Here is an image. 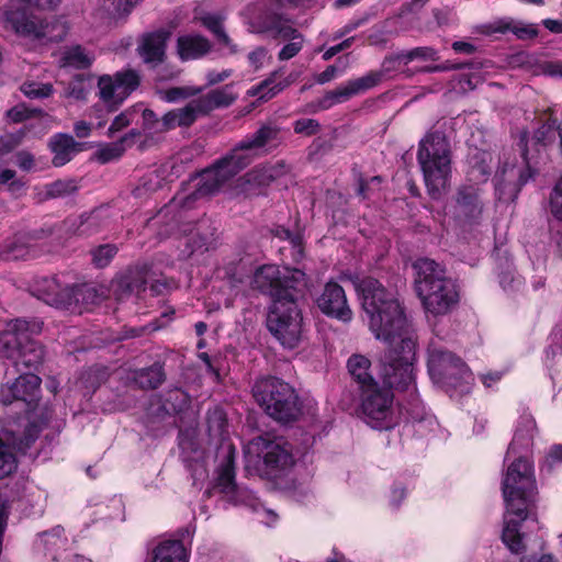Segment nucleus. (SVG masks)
<instances>
[{
    "label": "nucleus",
    "instance_id": "1",
    "mask_svg": "<svg viewBox=\"0 0 562 562\" xmlns=\"http://www.w3.org/2000/svg\"><path fill=\"white\" fill-rule=\"evenodd\" d=\"M369 329L378 340L387 344L380 358L384 384L397 391L414 386V362L417 336L396 294L379 280L367 277L357 283Z\"/></svg>",
    "mask_w": 562,
    "mask_h": 562
},
{
    "label": "nucleus",
    "instance_id": "2",
    "mask_svg": "<svg viewBox=\"0 0 562 562\" xmlns=\"http://www.w3.org/2000/svg\"><path fill=\"white\" fill-rule=\"evenodd\" d=\"M42 328L43 322L37 318H15L0 331V360L8 361L16 371H29L2 384L0 402L3 405L22 402L27 409L37 406L42 380L33 371L43 366L46 350L33 335L40 334Z\"/></svg>",
    "mask_w": 562,
    "mask_h": 562
},
{
    "label": "nucleus",
    "instance_id": "3",
    "mask_svg": "<svg viewBox=\"0 0 562 562\" xmlns=\"http://www.w3.org/2000/svg\"><path fill=\"white\" fill-rule=\"evenodd\" d=\"M502 492L506 505L502 539L512 552L519 553L524 550L519 527L528 516L536 493L532 467L527 459L519 457L508 465Z\"/></svg>",
    "mask_w": 562,
    "mask_h": 562
},
{
    "label": "nucleus",
    "instance_id": "4",
    "mask_svg": "<svg viewBox=\"0 0 562 562\" xmlns=\"http://www.w3.org/2000/svg\"><path fill=\"white\" fill-rule=\"evenodd\" d=\"M414 269L415 291L427 313L446 315L457 306L459 290L456 282L447 277L443 267L435 260L423 258L414 263Z\"/></svg>",
    "mask_w": 562,
    "mask_h": 562
},
{
    "label": "nucleus",
    "instance_id": "5",
    "mask_svg": "<svg viewBox=\"0 0 562 562\" xmlns=\"http://www.w3.org/2000/svg\"><path fill=\"white\" fill-rule=\"evenodd\" d=\"M176 205L170 204L162 207L154 217L149 218L147 226L157 229L159 239L171 236L178 228L183 235L190 236L187 241L188 257L196 251L204 252L215 246L217 239V227L214 221L202 217L196 223H179L176 215Z\"/></svg>",
    "mask_w": 562,
    "mask_h": 562
},
{
    "label": "nucleus",
    "instance_id": "6",
    "mask_svg": "<svg viewBox=\"0 0 562 562\" xmlns=\"http://www.w3.org/2000/svg\"><path fill=\"white\" fill-rule=\"evenodd\" d=\"M417 160L429 194L438 198L451 171V148L441 131L429 132L420 142Z\"/></svg>",
    "mask_w": 562,
    "mask_h": 562
},
{
    "label": "nucleus",
    "instance_id": "7",
    "mask_svg": "<svg viewBox=\"0 0 562 562\" xmlns=\"http://www.w3.org/2000/svg\"><path fill=\"white\" fill-rule=\"evenodd\" d=\"M252 394L265 413L280 424L296 422L302 414V403L295 390L281 379L267 376L257 380Z\"/></svg>",
    "mask_w": 562,
    "mask_h": 562
},
{
    "label": "nucleus",
    "instance_id": "8",
    "mask_svg": "<svg viewBox=\"0 0 562 562\" xmlns=\"http://www.w3.org/2000/svg\"><path fill=\"white\" fill-rule=\"evenodd\" d=\"M306 284L304 271L291 268L280 270L274 265L261 266L255 271L251 280V288L269 295L272 303L276 300L299 297L303 294Z\"/></svg>",
    "mask_w": 562,
    "mask_h": 562
},
{
    "label": "nucleus",
    "instance_id": "9",
    "mask_svg": "<svg viewBox=\"0 0 562 562\" xmlns=\"http://www.w3.org/2000/svg\"><path fill=\"white\" fill-rule=\"evenodd\" d=\"M250 448L257 453L256 472L260 477L281 479L295 464L292 446L282 437L258 436L251 440Z\"/></svg>",
    "mask_w": 562,
    "mask_h": 562
},
{
    "label": "nucleus",
    "instance_id": "10",
    "mask_svg": "<svg viewBox=\"0 0 562 562\" xmlns=\"http://www.w3.org/2000/svg\"><path fill=\"white\" fill-rule=\"evenodd\" d=\"M297 299L276 300L270 306L267 318L269 331L283 347L289 349L297 347L304 333V322Z\"/></svg>",
    "mask_w": 562,
    "mask_h": 562
},
{
    "label": "nucleus",
    "instance_id": "11",
    "mask_svg": "<svg viewBox=\"0 0 562 562\" xmlns=\"http://www.w3.org/2000/svg\"><path fill=\"white\" fill-rule=\"evenodd\" d=\"M0 26L20 36L46 42H59L66 35L58 22L29 16L23 10L7 5L0 8Z\"/></svg>",
    "mask_w": 562,
    "mask_h": 562
},
{
    "label": "nucleus",
    "instance_id": "12",
    "mask_svg": "<svg viewBox=\"0 0 562 562\" xmlns=\"http://www.w3.org/2000/svg\"><path fill=\"white\" fill-rule=\"evenodd\" d=\"M250 161L251 157L249 155L232 150L196 177L195 190L186 196L184 204L216 193L227 181L246 168Z\"/></svg>",
    "mask_w": 562,
    "mask_h": 562
},
{
    "label": "nucleus",
    "instance_id": "13",
    "mask_svg": "<svg viewBox=\"0 0 562 562\" xmlns=\"http://www.w3.org/2000/svg\"><path fill=\"white\" fill-rule=\"evenodd\" d=\"M361 415L373 429H391L395 425L393 393L391 390L371 383L361 390Z\"/></svg>",
    "mask_w": 562,
    "mask_h": 562
},
{
    "label": "nucleus",
    "instance_id": "14",
    "mask_svg": "<svg viewBox=\"0 0 562 562\" xmlns=\"http://www.w3.org/2000/svg\"><path fill=\"white\" fill-rule=\"evenodd\" d=\"M428 372L435 383L446 387L457 389L470 378L468 367L459 357L436 347L428 350Z\"/></svg>",
    "mask_w": 562,
    "mask_h": 562
},
{
    "label": "nucleus",
    "instance_id": "15",
    "mask_svg": "<svg viewBox=\"0 0 562 562\" xmlns=\"http://www.w3.org/2000/svg\"><path fill=\"white\" fill-rule=\"evenodd\" d=\"M41 430L36 423H27L22 432L12 428L3 430V437H0V479L11 475L18 468L12 449L25 451L38 438Z\"/></svg>",
    "mask_w": 562,
    "mask_h": 562
},
{
    "label": "nucleus",
    "instance_id": "16",
    "mask_svg": "<svg viewBox=\"0 0 562 562\" xmlns=\"http://www.w3.org/2000/svg\"><path fill=\"white\" fill-rule=\"evenodd\" d=\"M41 430L36 423H27L22 432L12 428L3 430V437H0V479L11 475L18 468L12 449L25 451L38 438Z\"/></svg>",
    "mask_w": 562,
    "mask_h": 562
},
{
    "label": "nucleus",
    "instance_id": "17",
    "mask_svg": "<svg viewBox=\"0 0 562 562\" xmlns=\"http://www.w3.org/2000/svg\"><path fill=\"white\" fill-rule=\"evenodd\" d=\"M234 459V449L229 448L217 469L213 488L222 494L227 502L234 505H245L257 510L259 503L254 494L249 490L238 486L235 482Z\"/></svg>",
    "mask_w": 562,
    "mask_h": 562
},
{
    "label": "nucleus",
    "instance_id": "18",
    "mask_svg": "<svg viewBox=\"0 0 562 562\" xmlns=\"http://www.w3.org/2000/svg\"><path fill=\"white\" fill-rule=\"evenodd\" d=\"M140 85V76L136 70L117 71L114 76L104 75L99 78L100 98L111 108H116Z\"/></svg>",
    "mask_w": 562,
    "mask_h": 562
},
{
    "label": "nucleus",
    "instance_id": "19",
    "mask_svg": "<svg viewBox=\"0 0 562 562\" xmlns=\"http://www.w3.org/2000/svg\"><path fill=\"white\" fill-rule=\"evenodd\" d=\"M481 190L472 184L461 186L454 195L452 215L460 224L476 223L483 213Z\"/></svg>",
    "mask_w": 562,
    "mask_h": 562
},
{
    "label": "nucleus",
    "instance_id": "20",
    "mask_svg": "<svg viewBox=\"0 0 562 562\" xmlns=\"http://www.w3.org/2000/svg\"><path fill=\"white\" fill-rule=\"evenodd\" d=\"M147 277V266L128 267L113 278L110 290L116 301H125L132 296H138L146 290Z\"/></svg>",
    "mask_w": 562,
    "mask_h": 562
},
{
    "label": "nucleus",
    "instance_id": "21",
    "mask_svg": "<svg viewBox=\"0 0 562 562\" xmlns=\"http://www.w3.org/2000/svg\"><path fill=\"white\" fill-rule=\"evenodd\" d=\"M381 82V74L368 72L367 75L347 81L335 90L328 91L317 101L319 110H328L335 104L342 103L352 97L376 87Z\"/></svg>",
    "mask_w": 562,
    "mask_h": 562
},
{
    "label": "nucleus",
    "instance_id": "22",
    "mask_svg": "<svg viewBox=\"0 0 562 562\" xmlns=\"http://www.w3.org/2000/svg\"><path fill=\"white\" fill-rule=\"evenodd\" d=\"M249 30L256 34H266L273 40L285 41L289 37H300L291 18L276 11H267L256 22L249 24Z\"/></svg>",
    "mask_w": 562,
    "mask_h": 562
},
{
    "label": "nucleus",
    "instance_id": "23",
    "mask_svg": "<svg viewBox=\"0 0 562 562\" xmlns=\"http://www.w3.org/2000/svg\"><path fill=\"white\" fill-rule=\"evenodd\" d=\"M316 304L325 315L348 323L352 319V311L348 305L345 290L336 282H328Z\"/></svg>",
    "mask_w": 562,
    "mask_h": 562
},
{
    "label": "nucleus",
    "instance_id": "24",
    "mask_svg": "<svg viewBox=\"0 0 562 562\" xmlns=\"http://www.w3.org/2000/svg\"><path fill=\"white\" fill-rule=\"evenodd\" d=\"M171 36V32L160 29L144 34L137 45V54L144 64L150 68H157L166 58L167 42Z\"/></svg>",
    "mask_w": 562,
    "mask_h": 562
},
{
    "label": "nucleus",
    "instance_id": "25",
    "mask_svg": "<svg viewBox=\"0 0 562 562\" xmlns=\"http://www.w3.org/2000/svg\"><path fill=\"white\" fill-rule=\"evenodd\" d=\"M69 284H61L55 277H43L34 281L32 294L56 308H69Z\"/></svg>",
    "mask_w": 562,
    "mask_h": 562
},
{
    "label": "nucleus",
    "instance_id": "26",
    "mask_svg": "<svg viewBox=\"0 0 562 562\" xmlns=\"http://www.w3.org/2000/svg\"><path fill=\"white\" fill-rule=\"evenodd\" d=\"M282 143L281 130L274 124H263L254 134L240 140L232 150L243 153L245 150L265 149L270 151Z\"/></svg>",
    "mask_w": 562,
    "mask_h": 562
},
{
    "label": "nucleus",
    "instance_id": "27",
    "mask_svg": "<svg viewBox=\"0 0 562 562\" xmlns=\"http://www.w3.org/2000/svg\"><path fill=\"white\" fill-rule=\"evenodd\" d=\"M285 172L286 167L282 161L274 165L255 167L244 177V191L249 194H258L262 188L268 187Z\"/></svg>",
    "mask_w": 562,
    "mask_h": 562
},
{
    "label": "nucleus",
    "instance_id": "28",
    "mask_svg": "<svg viewBox=\"0 0 562 562\" xmlns=\"http://www.w3.org/2000/svg\"><path fill=\"white\" fill-rule=\"evenodd\" d=\"M48 147L54 155L52 159L53 166L63 167L83 149V144L76 142L69 134L58 133L50 137Z\"/></svg>",
    "mask_w": 562,
    "mask_h": 562
},
{
    "label": "nucleus",
    "instance_id": "29",
    "mask_svg": "<svg viewBox=\"0 0 562 562\" xmlns=\"http://www.w3.org/2000/svg\"><path fill=\"white\" fill-rule=\"evenodd\" d=\"M112 223L110 209L100 206L79 217L76 233L80 236H91L106 231Z\"/></svg>",
    "mask_w": 562,
    "mask_h": 562
},
{
    "label": "nucleus",
    "instance_id": "30",
    "mask_svg": "<svg viewBox=\"0 0 562 562\" xmlns=\"http://www.w3.org/2000/svg\"><path fill=\"white\" fill-rule=\"evenodd\" d=\"M232 85H225L195 99L202 115H209L215 109L227 108L233 104L237 95L232 91Z\"/></svg>",
    "mask_w": 562,
    "mask_h": 562
},
{
    "label": "nucleus",
    "instance_id": "31",
    "mask_svg": "<svg viewBox=\"0 0 562 562\" xmlns=\"http://www.w3.org/2000/svg\"><path fill=\"white\" fill-rule=\"evenodd\" d=\"M210 50V41L201 35H182L177 40V53L181 60L200 58Z\"/></svg>",
    "mask_w": 562,
    "mask_h": 562
},
{
    "label": "nucleus",
    "instance_id": "32",
    "mask_svg": "<svg viewBox=\"0 0 562 562\" xmlns=\"http://www.w3.org/2000/svg\"><path fill=\"white\" fill-rule=\"evenodd\" d=\"M200 116L203 115L194 99L182 108L173 109L165 113L166 130L168 132L176 127H190Z\"/></svg>",
    "mask_w": 562,
    "mask_h": 562
},
{
    "label": "nucleus",
    "instance_id": "33",
    "mask_svg": "<svg viewBox=\"0 0 562 562\" xmlns=\"http://www.w3.org/2000/svg\"><path fill=\"white\" fill-rule=\"evenodd\" d=\"M69 311L81 313L101 301L98 290L90 284H69Z\"/></svg>",
    "mask_w": 562,
    "mask_h": 562
},
{
    "label": "nucleus",
    "instance_id": "34",
    "mask_svg": "<svg viewBox=\"0 0 562 562\" xmlns=\"http://www.w3.org/2000/svg\"><path fill=\"white\" fill-rule=\"evenodd\" d=\"M132 380L143 390H154L160 386L166 380L164 367L159 362H155L148 368L135 370Z\"/></svg>",
    "mask_w": 562,
    "mask_h": 562
},
{
    "label": "nucleus",
    "instance_id": "35",
    "mask_svg": "<svg viewBox=\"0 0 562 562\" xmlns=\"http://www.w3.org/2000/svg\"><path fill=\"white\" fill-rule=\"evenodd\" d=\"M536 429L535 419L531 416H522L507 453L516 452L517 449H528L532 446Z\"/></svg>",
    "mask_w": 562,
    "mask_h": 562
},
{
    "label": "nucleus",
    "instance_id": "36",
    "mask_svg": "<svg viewBox=\"0 0 562 562\" xmlns=\"http://www.w3.org/2000/svg\"><path fill=\"white\" fill-rule=\"evenodd\" d=\"M153 562H188L187 550L180 540H168L157 546Z\"/></svg>",
    "mask_w": 562,
    "mask_h": 562
},
{
    "label": "nucleus",
    "instance_id": "37",
    "mask_svg": "<svg viewBox=\"0 0 562 562\" xmlns=\"http://www.w3.org/2000/svg\"><path fill=\"white\" fill-rule=\"evenodd\" d=\"M370 366V360L362 355H353L348 360V371L359 384L360 390L366 389L371 383H376L369 373Z\"/></svg>",
    "mask_w": 562,
    "mask_h": 562
},
{
    "label": "nucleus",
    "instance_id": "38",
    "mask_svg": "<svg viewBox=\"0 0 562 562\" xmlns=\"http://www.w3.org/2000/svg\"><path fill=\"white\" fill-rule=\"evenodd\" d=\"M200 20L203 26L213 33L222 45L229 49L231 54H236L238 52L237 45L232 42L224 30L222 16L217 14H205L201 16Z\"/></svg>",
    "mask_w": 562,
    "mask_h": 562
},
{
    "label": "nucleus",
    "instance_id": "39",
    "mask_svg": "<svg viewBox=\"0 0 562 562\" xmlns=\"http://www.w3.org/2000/svg\"><path fill=\"white\" fill-rule=\"evenodd\" d=\"M279 71H273L269 78L261 81L257 87L249 90V94L252 97H259V100L267 101L273 98L276 94L281 92L284 88L290 85L289 80L276 82V78Z\"/></svg>",
    "mask_w": 562,
    "mask_h": 562
},
{
    "label": "nucleus",
    "instance_id": "40",
    "mask_svg": "<svg viewBox=\"0 0 562 562\" xmlns=\"http://www.w3.org/2000/svg\"><path fill=\"white\" fill-rule=\"evenodd\" d=\"M92 56H90L85 48L81 46H72L67 48L60 58L61 67H72L76 69L88 68L92 63Z\"/></svg>",
    "mask_w": 562,
    "mask_h": 562
},
{
    "label": "nucleus",
    "instance_id": "41",
    "mask_svg": "<svg viewBox=\"0 0 562 562\" xmlns=\"http://www.w3.org/2000/svg\"><path fill=\"white\" fill-rule=\"evenodd\" d=\"M561 130L557 119L549 116L540 127L535 131L533 140L536 151L540 154V147L544 148L555 139V132Z\"/></svg>",
    "mask_w": 562,
    "mask_h": 562
},
{
    "label": "nucleus",
    "instance_id": "42",
    "mask_svg": "<svg viewBox=\"0 0 562 562\" xmlns=\"http://www.w3.org/2000/svg\"><path fill=\"white\" fill-rule=\"evenodd\" d=\"M139 113L142 114V131L147 136H155L167 132L165 114L162 117H158L153 110L144 108L143 105Z\"/></svg>",
    "mask_w": 562,
    "mask_h": 562
},
{
    "label": "nucleus",
    "instance_id": "43",
    "mask_svg": "<svg viewBox=\"0 0 562 562\" xmlns=\"http://www.w3.org/2000/svg\"><path fill=\"white\" fill-rule=\"evenodd\" d=\"M519 150L521 158L526 165L527 173L521 172L519 175V182L520 184L527 183V181L533 177L536 173V166L539 164L538 157L535 155H530V150L528 147V133L524 132L521 133L518 142Z\"/></svg>",
    "mask_w": 562,
    "mask_h": 562
},
{
    "label": "nucleus",
    "instance_id": "44",
    "mask_svg": "<svg viewBox=\"0 0 562 562\" xmlns=\"http://www.w3.org/2000/svg\"><path fill=\"white\" fill-rule=\"evenodd\" d=\"M29 255V243L25 236H15L8 240L0 251V256L5 260L24 259Z\"/></svg>",
    "mask_w": 562,
    "mask_h": 562
},
{
    "label": "nucleus",
    "instance_id": "45",
    "mask_svg": "<svg viewBox=\"0 0 562 562\" xmlns=\"http://www.w3.org/2000/svg\"><path fill=\"white\" fill-rule=\"evenodd\" d=\"M117 247L114 244H104L93 248L91 252L92 263L97 268H104L110 265L117 254Z\"/></svg>",
    "mask_w": 562,
    "mask_h": 562
},
{
    "label": "nucleus",
    "instance_id": "46",
    "mask_svg": "<svg viewBox=\"0 0 562 562\" xmlns=\"http://www.w3.org/2000/svg\"><path fill=\"white\" fill-rule=\"evenodd\" d=\"M139 110H142V103H137L115 116L108 130L109 136L127 127L135 116L139 114Z\"/></svg>",
    "mask_w": 562,
    "mask_h": 562
},
{
    "label": "nucleus",
    "instance_id": "47",
    "mask_svg": "<svg viewBox=\"0 0 562 562\" xmlns=\"http://www.w3.org/2000/svg\"><path fill=\"white\" fill-rule=\"evenodd\" d=\"M203 90H204L203 87H192V86L172 87V88H169V89L160 92V94H161L162 100L172 103V102H177L182 99L195 97V95L202 93Z\"/></svg>",
    "mask_w": 562,
    "mask_h": 562
},
{
    "label": "nucleus",
    "instance_id": "48",
    "mask_svg": "<svg viewBox=\"0 0 562 562\" xmlns=\"http://www.w3.org/2000/svg\"><path fill=\"white\" fill-rule=\"evenodd\" d=\"M125 150V146L120 140L108 143L100 146V148L95 151V158L101 164H108L119 159Z\"/></svg>",
    "mask_w": 562,
    "mask_h": 562
},
{
    "label": "nucleus",
    "instance_id": "49",
    "mask_svg": "<svg viewBox=\"0 0 562 562\" xmlns=\"http://www.w3.org/2000/svg\"><path fill=\"white\" fill-rule=\"evenodd\" d=\"M207 429L210 435L222 437L227 426L226 415L223 409L214 408L207 412Z\"/></svg>",
    "mask_w": 562,
    "mask_h": 562
},
{
    "label": "nucleus",
    "instance_id": "50",
    "mask_svg": "<svg viewBox=\"0 0 562 562\" xmlns=\"http://www.w3.org/2000/svg\"><path fill=\"white\" fill-rule=\"evenodd\" d=\"M78 190L77 183L72 179L56 180L46 186V196L56 199L70 195Z\"/></svg>",
    "mask_w": 562,
    "mask_h": 562
},
{
    "label": "nucleus",
    "instance_id": "51",
    "mask_svg": "<svg viewBox=\"0 0 562 562\" xmlns=\"http://www.w3.org/2000/svg\"><path fill=\"white\" fill-rule=\"evenodd\" d=\"M109 376L110 372L106 367L93 366L83 373L82 379L86 387L94 391L102 383H104Z\"/></svg>",
    "mask_w": 562,
    "mask_h": 562
},
{
    "label": "nucleus",
    "instance_id": "52",
    "mask_svg": "<svg viewBox=\"0 0 562 562\" xmlns=\"http://www.w3.org/2000/svg\"><path fill=\"white\" fill-rule=\"evenodd\" d=\"M89 91V83L83 75L75 76L68 83L65 90V97L75 100H85Z\"/></svg>",
    "mask_w": 562,
    "mask_h": 562
},
{
    "label": "nucleus",
    "instance_id": "53",
    "mask_svg": "<svg viewBox=\"0 0 562 562\" xmlns=\"http://www.w3.org/2000/svg\"><path fill=\"white\" fill-rule=\"evenodd\" d=\"M21 91L30 99H43L48 98L53 93L54 89L50 83L31 81L24 82L21 86Z\"/></svg>",
    "mask_w": 562,
    "mask_h": 562
},
{
    "label": "nucleus",
    "instance_id": "54",
    "mask_svg": "<svg viewBox=\"0 0 562 562\" xmlns=\"http://www.w3.org/2000/svg\"><path fill=\"white\" fill-rule=\"evenodd\" d=\"M300 37H289L285 41H290L285 44L278 53L279 60H289L296 56L303 48L304 37L299 32Z\"/></svg>",
    "mask_w": 562,
    "mask_h": 562
},
{
    "label": "nucleus",
    "instance_id": "55",
    "mask_svg": "<svg viewBox=\"0 0 562 562\" xmlns=\"http://www.w3.org/2000/svg\"><path fill=\"white\" fill-rule=\"evenodd\" d=\"M404 54L405 56L403 58L406 59L407 64L415 59L432 61L439 59L438 52L430 46L415 47L411 50L404 52Z\"/></svg>",
    "mask_w": 562,
    "mask_h": 562
},
{
    "label": "nucleus",
    "instance_id": "56",
    "mask_svg": "<svg viewBox=\"0 0 562 562\" xmlns=\"http://www.w3.org/2000/svg\"><path fill=\"white\" fill-rule=\"evenodd\" d=\"M132 5V0H102V9L112 16L128 12Z\"/></svg>",
    "mask_w": 562,
    "mask_h": 562
},
{
    "label": "nucleus",
    "instance_id": "57",
    "mask_svg": "<svg viewBox=\"0 0 562 562\" xmlns=\"http://www.w3.org/2000/svg\"><path fill=\"white\" fill-rule=\"evenodd\" d=\"M404 56V52L386 56L382 61L381 70L376 71L381 74V79L384 75L396 71L401 65H407L406 59L403 58Z\"/></svg>",
    "mask_w": 562,
    "mask_h": 562
},
{
    "label": "nucleus",
    "instance_id": "58",
    "mask_svg": "<svg viewBox=\"0 0 562 562\" xmlns=\"http://www.w3.org/2000/svg\"><path fill=\"white\" fill-rule=\"evenodd\" d=\"M550 205L552 214L562 220V176L558 180L551 196H550Z\"/></svg>",
    "mask_w": 562,
    "mask_h": 562
},
{
    "label": "nucleus",
    "instance_id": "59",
    "mask_svg": "<svg viewBox=\"0 0 562 562\" xmlns=\"http://www.w3.org/2000/svg\"><path fill=\"white\" fill-rule=\"evenodd\" d=\"M294 132L305 136L314 135L319 130V123L314 119H301L294 122Z\"/></svg>",
    "mask_w": 562,
    "mask_h": 562
},
{
    "label": "nucleus",
    "instance_id": "60",
    "mask_svg": "<svg viewBox=\"0 0 562 562\" xmlns=\"http://www.w3.org/2000/svg\"><path fill=\"white\" fill-rule=\"evenodd\" d=\"M7 117L13 123H20L30 117H33V112L24 104H18L7 111Z\"/></svg>",
    "mask_w": 562,
    "mask_h": 562
},
{
    "label": "nucleus",
    "instance_id": "61",
    "mask_svg": "<svg viewBox=\"0 0 562 562\" xmlns=\"http://www.w3.org/2000/svg\"><path fill=\"white\" fill-rule=\"evenodd\" d=\"M25 135V132L20 130L16 133L7 134L3 137H1L0 143L1 146L7 150L10 151L16 146H19Z\"/></svg>",
    "mask_w": 562,
    "mask_h": 562
},
{
    "label": "nucleus",
    "instance_id": "62",
    "mask_svg": "<svg viewBox=\"0 0 562 562\" xmlns=\"http://www.w3.org/2000/svg\"><path fill=\"white\" fill-rule=\"evenodd\" d=\"M15 159L16 165L24 171H30L34 166V156L26 150L18 151Z\"/></svg>",
    "mask_w": 562,
    "mask_h": 562
},
{
    "label": "nucleus",
    "instance_id": "63",
    "mask_svg": "<svg viewBox=\"0 0 562 562\" xmlns=\"http://www.w3.org/2000/svg\"><path fill=\"white\" fill-rule=\"evenodd\" d=\"M268 52L263 46L256 47L248 55V60L255 69H259L267 56Z\"/></svg>",
    "mask_w": 562,
    "mask_h": 562
},
{
    "label": "nucleus",
    "instance_id": "64",
    "mask_svg": "<svg viewBox=\"0 0 562 562\" xmlns=\"http://www.w3.org/2000/svg\"><path fill=\"white\" fill-rule=\"evenodd\" d=\"M171 401H175L178 403L177 406L176 405L173 406V411L175 412L181 411L183 408V406L187 405V395L184 392H182L180 390L169 391L167 393L166 402H171Z\"/></svg>",
    "mask_w": 562,
    "mask_h": 562
}]
</instances>
